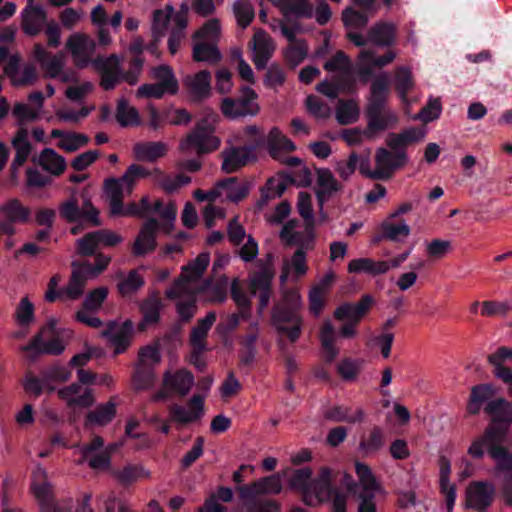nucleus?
Returning <instances> with one entry per match:
<instances>
[{"mask_svg":"<svg viewBox=\"0 0 512 512\" xmlns=\"http://www.w3.org/2000/svg\"><path fill=\"white\" fill-rule=\"evenodd\" d=\"M487 413L492 418V425L489 429L494 428V432H503L505 430L498 429V426H505L512 421V404L503 398L490 401L486 407Z\"/></svg>","mask_w":512,"mask_h":512,"instance_id":"32","label":"nucleus"},{"mask_svg":"<svg viewBox=\"0 0 512 512\" xmlns=\"http://www.w3.org/2000/svg\"><path fill=\"white\" fill-rule=\"evenodd\" d=\"M51 138L57 139L56 146L67 153H73L85 147L89 138L85 134L53 129L50 133Z\"/></svg>","mask_w":512,"mask_h":512,"instance_id":"33","label":"nucleus"},{"mask_svg":"<svg viewBox=\"0 0 512 512\" xmlns=\"http://www.w3.org/2000/svg\"><path fill=\"white\" fill-rule=\"evenodd\" d=\"M57 394L70 408H86L94 403L92 390L76 383L59 389Z\"/></svg>","mask_w":512,"mask_h":512,"instance_id":"23","label":"nucleus"},{"mask_svg":"<svg viewBox=\"0 0 512 512\" xmlns=\"http://www.w3.org/2000/svg\"><path fill=\"white\" fill-rule=\"evenodd\" d=\"M162 308L161 300L156 295L148 297L141 306L143 320L140 329L144 330L147 326L153 325L159 320V312Z\"/></svg>","mask_w":512,"mask_h":512,"instance_id":"51","label":"nucleus"},{"mask_svg":"<svg viewBox=\"0 0 512 512\" xmlns=\"http://www.w3.org/2000/svg\"><path fill=\"white\" fill-rule=\"evenodd\" d=\"M290 470H288V473ZM332 471L328 467L319 470L317 478L311 479L312 471L309 468H301L291 471L289 484L293 489L301 491L306 504L315 506L326 501L330 494V481Z\"/></svg>","mask_w":512,"mask_h":512,"instance_id":"4","label":"nucleus"},{"mask_svg":"<svg viewBox=\"0 0 512 512\" xmlns=\"http://www.w3.org/2000/svg\"><path fill=\"white\" fill-rule=\"evenodd\" d=\"M267 146L271 156L275 159L281 158V152L295 150L294 143L276 127L272 128L268 134Z\"/></svg>","mask_w":512,"mask_h":512,"instance_id":"41","label":"nucleus"},{"mask_svg":"<svg viewBox=\"0 0 512 512\" xmlns=\"http://www.w3.org/2000/svg\"><path fill=\"white\" fill-rule=\"evenodd\" d=\"M116 414V404L112 401L98 406L87 416L88 422L94 425L104 426L111 422Z\"/></svg>","mask_w":512,"mask_h":512,"instance_id":"58","label":"nucleus"},{"mask_svg":"<svg viewBox=\"0 0 512 512\" xmlns=\"http://www.w3.org/2000/svg\"><path fill=\"white\" fill-rule=\"evenodd\" d=\"M221 54L216 44L208 42H194L193 59L197 62L216 63L220 60Z\"/></svg>","mask_w":512,"mask_h":512,"instance_id":"54","label":"nucleus"},{"mask_svg":"<svg viewBox=\"0 0 512 512\" xmlns=\"http://www.w3.org/2000/svg\"><path fill=\"white\" fill-rule=\"evenodd\" d=\"M263 141L262 130L256 125H249L233 133L227 143H238L243 146H254L256 149Z\"/></svg>","mask_w":512,"mask_h":512,"instance_id":"45","label":"nucleus"},{"mask_svg":"<svg viewBox=\"0 0 512 512\" xmlns=\"http://www.w3.org/2000/svg\"><path fill=\"white\" fill-rule=\"evenodd\" d=\"M220 37V23L216 19L207 21L193 36L194 42L216 44Z\"/></svg>","mask_w":512,"mask_h":512,"instance_id":"61","label":"nucleus"},{"mask_svg":"<svg viewBox=\"0 0 512 512\" xmlns=\"http://www.w3.org/2000/svg\"><path fill=\"white\" fill-rule=\"evenodd\" d=\"M407 162L404 152L392 153L384 148H378L375 153L376 180L389 179L396 169Z\"/></svg>","mask_w":512,"mask_h":512,"instance_id":"16","label":"nucleus"},{"mask_svg":"<svg viewBox=\"0 0 512 512\" xmlns=\"http://www.w3.org/2000/svg\"><path fill=\"white\" fill-rule=\"evenodd\" d=\"M97 211L90 201L84 200L80 208L76 199L71 198L60 206V215L69 222L88 223L93 226L99 225Z\"/></svg>","mask_w":512,"mask_h":512,"instance_id":"14","label":"nucleus"},{"mask_svg":"<svg viewBox=\"0 0 512 512\" xmlns=\"http://www.w3.org/2000/svg\"><path fill=\"white\" fill-rule=\"evenodd\" d=\"M389 83L390 79L387 73H381L374 78L368 106H385V101L389 95Z\"/></svg>","mask_w":512,"mask_h":512,"instance_id":"46","label":"nucleus"},{"mask_svg":"<svg viewBox=\"0 0 512 512\" xmlns=\"http://www.w3.org/2000/svg\"><path fill=\"white\" fill-rule=\"evenodd\" d=\"M326 416L334 421H346V422H360L364 418V413L361 409H350L344 406H335L331 408Z\"/></svg>","mask_w":512,"mask_h":512,"instance_id":"60","label":"nucleus"},{"mask_svg":"<svg viewBox=\"0 0 512 512\" xmlns=\"http://www.w3.org/2000/svg\"><path fill=\"white\" fill-rule=\"evenodd\" d=\"M193 384V376L185 370L174 374L166 373L164 377V389L185 395Z\"/></svg>","mask_w":512,"mask_h":512,"instance_id":"42","label":"nucleus"},{"mask_svg":"<svg viewBox=\"0 0 512 512\" xmlns=\"http://www.w3.org/2000/svg\"><path fill=\"white\" fill-rule=\"evenodd\" d=\"M249 48L252 51V60L257 69L265 68L268 60L275 51V43L272 38L261 29L254 32L253 38L249 42Z\"/></svg>","mask_w":512,"mask_h":512,"instance_id":"19","label":"nucleus"},{"mask_svg":"<svg viewBox=\"0 0 512 512\" xmlns=\"http://www.w3.org/2000/svg\"><path fill=\"white\" fill-rule=\"evenodd\" d=\"M395 89L402 101L406 106L411 105L407 94L414 88V79L410 68L406 66H400L396 69L394 75Z\"/></svg>","mask_w":512,"mask_h":512,"instance_id":"40","label":"nucleus"},{"mask_svg":"<svg viewBox=\"0 0 512 512\" xmlns=\"http://www.w3.org/2000/svg\"><path fill=\"white\" fill-rule=\"evenodd\" d=\"M221 156V168L226 173H235L257 159L254 146H242L238 143H228Z\"/></svg>","mask_w":512,"mask_h":512,"instance_id":"11","label":"nucleus"},{"mask_svg":"<svg viewBox=\"0 0 512 512\" xmlns=\"http://www.w3.org/2000/svg\"><path fill=\"white\" fill-rule=\"evenodd\" d=\"M96 43L93 38L84 33H73L66 41V49L71 54L77 67L84 68L91 63Z\"/></svg>","mask_w":512,"mask_h":512,"instance_id":"12","label":"nucleus"},{"mask_svg":"<svg viewBox=\"0 0 512 512\" xmlns=\"http://www.w3.org/2000/svg\"><path fill=\"white\" fill-rule=\"evenodd\" d=\"M0 215L7 225L23 224L29 221L31 211L19 199L10 198L0 204Z\"/></svg>","mask_w":512,"mask_h":512,"instance_id":"29","label":"nucleus"},{"mask_svg":"<svg viewBox=\"0 0 512 512\" xmlns=\"http://www.w3.org/2000/svg\"><path fill=\"white\" fill-rule=\"evenodd\" d=\"M119 446L117 443L105 446L102 438L97 436L90 444L78 447L77 453L81 456L80 462H86L93 470L103 471L109 467L110 456Z\"/></svg>","mask_w":512,"mask_h":512,"instance_id":"9","label":"nucleus"},{"mask_svg":"<svg viewBox=\"0 0 512 512\" xmlns=\"http://www.w3.org/2000/svg\"><path fill=\"white\" fill-rule=\"evenodd\" d=\"M153 77L157 83L168 90L169 94H176L179 89L178 81L174 75L172 68L168 65H160L153 69Z\"/></svg>","mask_w":512,"mask_h":512,"instance_id":"55","label":"nucleus"},{"mask_svg":"<svg viewBox=\"0 0 512 512\" xmlns=\"http://www.w3.org/2000/svg\"><path fill=\"white\" fill-rule=\"evenodd\" d=\"M308 271L305 253L298 249L291 257H285L281 265L279 276L280 285L287 282H296Z\"/></svg>","mask_w":512,"mask_h":512,"instance_id":"21","label":"nucleus"},{"mask_svg":"<svg viewBox=\"0 0 512 512\" xmlns=\"http://www.w3.org/2000/svg\"><path fill=\"white\" fill-rule=\"evenodd\" d=\"M495 394V389L490 384H482L474 386L471 389V395L467 404V411L470 414H477L483 403Z\"/></svg>","mask_w":512,"mask_h":512,"instance_id":"50","label":"nucleus"},{"mask_svg":"<svg viewBox=\"0 0 512 512\" xmlns=\"http://www.w3.org/2000/svg\"><path fill=\"white\" fill-rule=\"evenodd\" d=\"M316 176V195L322 206L324 201L341 189V185L328 169H318Z\"/></svg>","mask_w":512,"mask_h":512,"instance_id":"35","label":"nucleus"},{"mask_svg":"<svg viewBox=\"0 0 512 512\" xmlns=\"http://www.w3.org/2000/svg\"><path fill=\"white\" fill-rule=\"evenodd\" d=\"M302 298L297 288L281 285V299L274 308L273 320L276 328L291 341L300 335L301 318L298 314Z\"/></svg>","mask_w":512,"mask_h":512,"instance_id":"3","label":"nucleus"},{"mask_svg":"<svg viewBox=\"0 0 512 512\" xmlns=\"http://www.w3.org/2000/svg\"><path fill=\"white\" fill-rule=\"evenodd\" d=\"M209 254L201 253L197 258L182 269L180 279L167 291V296L177 299L180 316L189 320L194 314V303L200 294L206 301H222L224 293L220 288L210 289V283L202 281L201 276L209 264Z\"/></svg>","mask_w":512,"mask_h":512,"instance_id":"1","label":"nucleus"},{"mask_svg":"<svg viewBox=\"0 0 512 512\" xmlns=\"http://www.w3.org/2000/svg\"><path fill=\"white\" fill-rule=\"evenodd\" d=\"M39 165L48 173L60 176L66 169V160L52 148H45L38 157Z\"/></svg>","mask_w":512,"mask_h":512,"instance_id":"38","label":"nucleus"},{"mask_svg":"<svg viewBox=\"0 0 512 512\" xmlns=\"http://www.w3.org/2000/svg\"><path fill=\"white\" fill-rule=\"evenodd\" d=\"M172 420L178 424L186 425L201 419L204 414V401L200 396H194L187 407L172 405L170 407Z\"/></svg>","mask_w":512,"mask_h":512,"instance_id":"25","label":"nucleus"},{"mask_svg":"<svg viewBox=\"0 0 512 512\" xmlns=\"http://www.w3.org/2000/svg\"><path fill=\"white\" fill-rule=\"evenodd\" d=\"M93 64L96 70L101 74V86L105 90L114 88L119 81V58L116 55H111L106 58L101 57L96 59Z\"/></svg>","mask_w":512,"mask_h":512,"instance_id":"28","label":"nucleus"},{"mask_svg":"<svg viewBox=\"0 0 512 512\" xmlns=\"http://www.w3.org/2000/svg\"><path fill=\"white\" fill-rule=\"evenodd\" d=\"M494 486L485 481H475L466 489V505L479 512L484 511L493 501Z\"/></svg>","mask_w":512,"mask_h":512,"instance_id":"20","label":"nucleus"},{"mask_svg":"<svg viewBox=\"0 0 512 512\" xmlns=\"http://www.w3.org/2000/svg\"><path fill=\"white\" fill-rule=\"evenodd\" d=\"M216 320V315L214 312H209L205 318L201 319L197 326H195L191 333V344L193 349L198 352H203L205 350L204 340L207 336V333L213 323Z\"/></svg>","mask_w":512,"mask_h":512,"instance_id":"48","label":"nucleus"},{"mask_svg":"<svg viewBox=\"0 0 512 512\" xmlns=\"http://www.w3.org/2000/svg\"><path fill=\"white\" fill-rule=\"evenodd\" d=\"M451 464L448 459L441 458L439 461V484L440 490L445 497L446 507L448 512H452L456 491L455 486L450 482Z\"/></svg>","mask_w":512,"mask_h":512,"instance_id":"37","label":"nucleus"},{"mask_svg":"<svg viewBox=\"0 0 512 512\" xmlns=\"http://www.w3.org/2000/svg\"><path fill=\"white\" fill-rule=\"evenodd\" d=\"M64 349L62 332L57 328V319L55 318H50L32 342L23 347V350L27 352L49 354H60Z\"/></svg>","mask_w":512,"mask_h":512,"instance_id":"8","label":"nucleus"},{"mask_svg":"<svg viewBox=\"0 0 512 512\" xmlns=\"http://www.w3.org/2000/svg\"><path fill=\"white\" fill-rule=\"evenodd\" d=\"M222 196L230 201L237 202L247 195L246 187L234 178L219 182Z\"/></svg>","mask_w":512,"mask_h":512,"instance_id":"59","label":"nucleus"},{"mask_svg":"<svg viewBox=\"0 0 512 512\" xmlns=\"http://www.w3.org/2000/svg\"><path fill=\"white\" fill-rule=\"evenodd\" d=\"M105 194L110 201V211L113 215H142L148 210V199L143 198L139 205L131 204L123 208L122 200L125 196L131 194V190H126L125 182L122 178H111L105 181Z\"/></svg>","mask_w":512,"mask_h":512,"instance_id":"7","label":"nucleus"},{"mask_svg":"<svg viewBox=\"0 0 512 512\" xmlns=\"http://www.w3.org/2000/svg\"><path fill=\"white\" fill-rule=\"evenodd\" d=\"M23 29L29 35L37 34L46 20L44 8L36 4L34 0H27V5L22 11Z\"/></svg>","mask_w":512,"mask_h":512,"instance_id":"30","label":"nucleus"},{"mask_svg":"<svg viewBox=\"0 0 512 512\" xmlns=\"http://www.w3.org/2000/svg\"><path fill=\"white\" fill-rule=\"evenodd\" d=\"M160 361V355L155 347L147 346L140 352V364L139 369L134 376V386L136 389H146L150 387L154 381V374L145 369L151 365H154Z\"/></svg>","mask_w":512,"mask_h":512,"instance_id":"22","label":"nucleus"},{"mask_svg":"<svg viewBox=\"0 0 512 512\" xmlns=\"http://www.w3.org/2000/svg\"><path fill=\"white\" fill-rule=\"evenodd\" d=\"M36 53L41 66L49 77L60 78L62 82H73L76 80L74 73L62 71L64 56L48 55L42 47H37Z\"/></svg>","mask_w":512,"mask_h":512,"instance_id":"26","label":"nucleus"},{"mask_svg":"<svg viewBox=\"0 0 512 512\" xmlns=\"http://www.w3.org/2000/svg\"><path fill=\"white\" fill-rule=\"evenodd\" d=\"M153 174L158 175L160 174V171L158 169L150 171L143 166L133 164L128 167V169L121 178L123 182H125L126 190H131L132 192L138 181Z\"/></svg>","mask_w":512,"mask_h":512,"instance_id":"57","label":"nucleus"},{"mask_svg":"<svg viewBox=\"0 0 512 512\" xmlns=\"http://www.w3.org/2000/svg\"><path fill=\"white\" fill-rule=\"evenodd\" d=\"M257 94L249 87L242 89L239 99L225 97L221 101L220 110L222 114L230 119H237L246 116H255L260 108L257 103Z\"/></svg>","mask_w":512,"mask_h":512,"instance_id":"10","label":"nucleus"},{"mask_svg":"<svg viewBox=\"0 0 512 512\" xmlns=\"http://www.w3.org/2000/svg\"><path fill=\"white\" fill-rule=\"evenodd\" d=\"M370 39L378 45L386 46L394 42L395 27L392 24H379L369 33Z\"/></svg>","mask_w":512,"mask_h":512,"instance_id":"63","label":"nucleus"},{"mask_svg":"<svg viewBox=\"0 0 512 512\" xmlns=\"http://www.w3.org/2000/svg\"><path fill=\"white\" fill-rule=\"evenodd\" d=\"M271 255L268 264L250 278L249 289L253 295L259 297V309H265L270 301L271 282L274 278V269L271 264Z\"/></svg>","mask_w":512,"mask_h":512,"instance_id":"15","label":"nucleus"},{"mask_svg":"<svg viewBox=\"0 0 512 512\" xmlns=\"http://www.w3.org/2000/svg\"><path fill=\"white\" fill-rule=\"evenodd\" d=\"M336 331L330 320H324L319 331V339L323 347L324 358L331 362L339 353L335 346Z\"/></svg>","mask_w":512,"mask_h":512,"instance_id":"39","label":"nucleus"},{"mask_svg":"<svg viewBox=\"0 0 512 512\" xmlns=\"http://www.w3.org/2000/svg\"><path fill=\"white\" fill-rule=\"evenodd\" d=\"M364 361L361 359L345 358L338 364V372L346 381H354L357 379L362 370Z\"/></svg>","mask_w":512,"mask_h":512,"instance_id":"64","label":"nucleus"},{"mask_svg":"<svg viewBox=\"0 0 512 512\" xmlns=\"http://www.w3.org/2000/svg\"><path fill=\"white\" fill-rule=\"evenodd\" d=\"M233 13L239 26L246 28L254 19L253 5L247 0H236L233 4Z\"/></svg>","mask_w":512,"mask_h":512,"instance_id":"62","label":"nucleus"},{"mask_svg":"<svg viewBox=\"0 0 512 512\" xmlns=\"http://www.w3.org/2000/svg\"><path fill=\"white\" fill-rule=\"evenodd\" d=\"M219 122V116L213 112H207L198 120L194 130L180 143V149L184 152L195 151L198 154L210 153L219 148L221 140L214 132Z\"/></svg>","mask_w":512,"mask_h":512,"instance_id":"5","label":"nucleus"},{"mask_svg":"<svg viewBox=\"0 0 512 512\" xmlns=\"http://www.w3.org/2000/svg\"><path fill=\"white\" fill-rule=\"evenodd\" d=\"M367 118V128L374 139L385 130L394 127L398 122L396 113L385 106H368Z\"/></svg>","mask_w":512,"mask_h":512,"instance_id":"18","label":"nucleus"},{"mask_svg":"<svg viewBox=\"0 0 512 512\" xmlns=\"http://www.w3.org/2000/svg\"><path fill=\"white\" fill-rule=\"evenodd\" d=\"M187 23L186 8L180 12H174V8L167 5L163 9L156 10L153 14V35L155 38H161L166 33L168 24H170L172 26V30L168 39V48L170 53L174 55L185 38V28Z\"/></svg>","mask_w":512,"mask_h":512,"instance_id":"6","label":"nucleus"},{"mask_svg":"<svg viewBox=\"0 0 512 512\" xmlns=\"http://www.w3.org/2000/svg\"><path fill=\"white\" fill-rule=\"evenodd\" d=\"M347 269L350 273L379 275L388 272V265L385 261H374L370 258H358L351 260L348 263Z\"/></svg>","mask_w":512,"mask_h":512,"instance_id":"44","label":"nucleus"},{"mask_svg":"<svg viewBox=\"0 0 512 512\" xmlns=\"http://www.w3.org/2000/svg\"><path fill=\"white\" fill-rule=\"evenodd\" d=\"M133 324L125 321L121 324L111 322L101 332V336L114 348L115 354L122 353L130 345L132 339Z\"/></svg>","mask_w":512,"mask_h":512,"instance_id":"17","label":"nucleus"},{"mask_svg":"<svg viewBox=\"0 0 512 512\" xmlns=\"http://www.w3.org/2000/svg\"><path fill=\"white\" fill-rule=\"evenodd\" d=\"M117 122L122 127H132L140 124V115L138 110L130 105L125 99H120L116 110Z\"/></svg>","mask_w":512,"mask_h":512,"instance_id":"52","label":"nucleus"},{"mask_svg":"<svg viewBox=\"0 0 512 512\" xmlns=\"http://www.w3.org/2000/svg\"><path fill=\"white\" fill-rule=\"evenodd\" d=\"M396 58V53L388 51L382 56L376 55L371 49H364L359 54L360 72L363 75H369L376 67H384L390 64Z\"/></svg>","mask_w":512,"mask_h":512,"instance_id":"36","label":"nucleus"},{"mask_svg":"<svg viewBox=\"0 0 512 512\" xmlns=\"http://www.w3.org/2000/svg\"><path fill=\"white\" fill-rule=\"evenodd\" d=\"M91 280L78 264L72 265V273L68 283L59 290V299L63 301H76L83 294L87 282Z\"/></svg>","mask_w":512,"mask_h":512,"instance_id":"24","label":"nucleus"},{"mask_svg":"<svg viewBox=\"0 0 512 512\" xmlns=\"http://www.w3.org/2000/svg\"><path fill=\"white\" fill-rule=\"evenodd\" d=\"M382 236L394 242H404L411 234L408 223L400 218L387 216L380 225Z\"/></svg>","mask_w":512,"mask_h":512,"instance_id":"34","label":"nucleus"},{"mask_svg":"<svg viewBox=\"0 0 512 512\" xmlns=\"http://www.w3.org/2000/svg\"><path fill=\"white\" fill-rule=\"evenodd\" d=\"M158 223L154 219L145 222L138 236L135 239L133 252L136 255H145L152 252L156 247V232Z\"/></svg>","mask_w":512,"mask_h":512,"instance_id":"31","label":"nucleus"},{"mask_svg":"<svg viewBox=\"0 0 512 512\" xmlns=\"http://www.w3.org/2000/svg\"><path fill=\"white\" fill-rule=\"evenodd\" d=\"M360 115L359 106L356 101H339L336 108V119L342 125L354 123Z\"/></svg>","mask_w":512,"mask_h":512,"instance_id":"56","label":"nucleus"},{"mask_svg":"<svg viewBox=\"0 0 512 512\" xmlns=\"http://www.w3.org/2000/svg\"><path fill=\"white\" fill-rule=\"evenodd\" d=\"M133 151L139 161L153 162L166 154L167 145L162 142L138 143Z\"/></svg>","mask_w":512,"mask_h":512,"instance_id":"43","label":"nucleus"},{"mask_svg":"<svg viewBox=\"0 0 512 512\" xmlns=\"http://www.w3.org/2000/svg\"><path fill=\"white\" fill-rule=\"evenodd\" d=\"M285 16H309L311 7L307 0H272Z\"/></svg>","mask_w":512,"mask_h":512,"instance_id":"53","label":"nucleus"},{"mask_svg":"<svg viewBox=\"0 0 512 512\" xmlns=\"http://www.w3.org/2000/svg\"><path fill=\"white\" fill-rule=\"evenodd\" d=\"M31 487L34 496L38 500L41 512H93L89 507V495H85L81 500L76 501L72 499L55 501L47 473L41 467H37L33 471Z\"/></svg>","mask_w":512,"mask_h":512,"instance_id":"2","label":"nucleus"},{"mask_svg":"<svg viewBox=\"0 0 512 512\" xmlns=\"http://www.w3.org/2000/svg\"><path fill=\"white\" fill-rule=\"evenodd\" d=\"M183 86L194 99L208 98L211 95V73L207 70H201L189 74L184 77Z\"/></svg>","mask_w":512,"mask_h":512,"instance_id":"27","label":"nucleus"},{"mask_svg":"<svg viewBox=\"0 0 512 512\" xmlns=\"http://www.w3.org/2000/svg\"><path fill=\"white\" fill-rule=\"evenodd\" d=\"M69 364H53L43 371V381L48 391L55 390V383L67 382L71 378Z\"/></svg>","mask_w":512,"mask_h":512,"instance_id":"47","label":"nucleus"},{"mask_svg":"<svg viewBox=\"0 0 512 512\" xmlns=\"http://www.w3.org/2000/svg\"><path fill=\"white\" fill-rule=\"evenodd\" d=\"M288 475V470L281 473H275L255 481L251 485L239 488V493L243 501H249L259 495L279 494L283 488V478Z\"/></svg>","mask_w":512,"mask_h":512,"instance_id":"13","label":"nucleus"},{"mask_svg":"<svg viewBox=\"0 0 512 512\" xmlns=\"http://www.w3.org/2000/svg\"><path fill=\"white\" fill-rule=\"evenodd\" d=\"M12 145L16 150V156L12 163L13 171H16L27 160L30 154V143L28 141V132L25 129H20L12 140Z\"/></svg>","mask_w":512,"mask_h":512,"instance_id":"49","label":"nucleus"}]
</instances>
